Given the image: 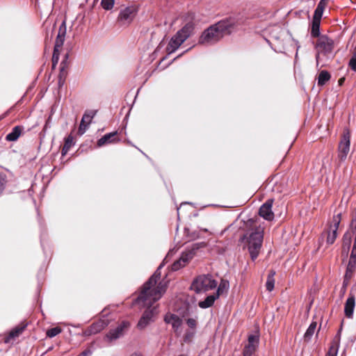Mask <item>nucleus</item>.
<instances>
[{
    "label": "nucleus",
    "instance_id": "f257e3e1",
    "mask_svg": "<svg viewBox=\"0 0 356 356\" xmlns=\"http://www.w3.org/2000/svg\"><path fill=\"white\" fill-rule=\"evenodd\" d=\"M161 267L162 265H160L153 275L143 285L142 291L137 299L139 302H143L144 306L148 307L138 323L137 326L140 330L144 329L154 321V317L157 314L156 308L150 309V307L154 302L161 298L165 291L166 284L165 283L160 282L156 286L161 277L159 270Z\"/></svg>",
    "mask_w": 356,
    "mask_h": 356
},
{
    "label": "nucleus",
    "instance_id": "f03ea898",
    "mask_svg": "<svg viewBox=\"0 0 356 356\" xmlns=\"http://www.w3.org/2000/svg\"><path fill=\"white\" fill-rule=\"evenodd\" d=\"M234 18L222 20L204 31L199 39V43L203 45H211L220 40L225 35L231 33L232 29L236 25Z\"/></svg>",
    "mask_w": 356,
    "mask_h": 356
},
{
    "label": "nucleus",
    "instance_id": "7ed1b4c3",
    "mask_svg": "<svg viewBox=\"0 0 356 356\" xmlns=\"http://www.w3.org/2000/svg\"><path fill=\"white\" fill-rule=\"evenodd\" d=\"M264 238V228L261 226L251 229L244 236L245 243L251 259L254 261L258 257Z\"/></svg>",
    "mask_w": 356,
    "mask_h": 356
},
{
    "label": "nucleus",
    "instance_id": "20e7f679",
    "mask_svg": "<svg viewBox=\"0 0 356 356\" xmlns=\"http://www.w3.org/2000/svg\"><path fill=\"white\" fill-rule=\"evenodd\" d=\"M193 29V25L191 23H187L181 30H179L170 40L166 48L168 54L175 52L181 44L189 37Z\"/></svg>",
    "mask_w": 356,
    "mask_h": 356
},
{
    "label": "nucleus",
    "instance_id": "39448f33",
    "mask_svg": "<svg viewBox=\"0 0 356 356\" xmlns=\"http://www.w3.org/2000/svg\"><path fill=\"white\" fill-rule=\"evenodd\" d=\"M334 47V42L325 35H322L317 42V54L316 56L317 65L323 60L324 57L330 58Z\"/></svg>",
    "mask_w": 356,
    "mask_h": 356
},
{
    "label": "nucleus",
    "instance_id": "423d86ee",
    "mask_svg": "<svg viewBox=\"0 0 356 356\" xmlns=\"http://www.w3.org/2000/svg\"><path fill=\"white\" fill-rule=\"evenodd\" d=\"M217 282L211 276L202 275L198 276L192 283L191 289L196 293L205 292L216 288Z\"/></svg>",
    "mask_w": 356,
    "mask_h": 356
},
{
    "label": "nucleus",
    "instance_id": "0eeeda50",
    "mask_svg": "<svg viewBox=\"0 0 356 356\" xmlns=\"http://www.w3.org/2000/svg\"><path fill=\"white\" fill-rule=\"evenodd\" d=\"M341 220V213H338L334 215L332 220L328 222L327 229L326 230V233L327 234L326 241L330 245L333 244L337 238V230Z\"/></svg>",
    "mask_w": 356,
    "mask_h": 356
},
{
    "label": "nucleus",
    "instance_id": "6e6552de",
    "mask_svg": "<svg viewBox=\"0 0 356 356\" xmlns=\"http://www.w3.org/2000/svg\"><path fill=\"white\" fill-rule=\"evenodd\" d=\"M350 134L346 129L344 130L343 136L338 146V157L341 161H345L350 152Z\"/></svg>",
    "mask_w": 356,
    "mask_h": 356
},
{
    "label": "nucleus",
    "instance_id": "1a4fd4ad",
    "mask_svg": "<svg viewBox=\"0 0 356 356\" xmlns=\"http://www.w3.org/2000/svg\"><path fill=\"white\" fill-rule=\"evenodd\" d=\"M259 343V333L257 330L254 334H250L248 338V343L243 349V356H252Z\"/></svg>",
    "mask_w": 356,
    "mask_h": 356
},
{
    "label": "nucleus",
    "instance_id": "9d476101",
    "mask_svg": "<svg viewBox=\"0 0 356 356\" xmlns=\"http://www.w3.org/2000/svg\"><path fill=\"white\" fill-rule=\"evenodd\" d=\"M129 327V323L127 321L122 322L116 328L110 330L106 334L105 339L109 342L116 340L121 337L124 332Z\"/></svg>",
    "mask_w": 356,
    "mask_h": 356
},
{
    "label": "nucleus",
    "instance_id": "9b49d317",
    "mask_svg": "<svg viewBox=\"0 0 356 356\" xmlns=\"http://www.w3.org/2000/svg\"><path fill=\"white\" fill-rule=\"evenodd\" d=\"M136 9L133 6L127 7L120 12L118 20L123 24H129L134 19Z\"/></svg>",
    "mask_w": 356,
    "mask_h": 356
},
{
    "label": "nucleus",
    "instance_id": "f8f14e48",
    "mask_svg": "<svg viewBox=\"0 0 356 356\" xmlns=\"http://www.w3.org/2000/svg\"><path fill=\"white\" fill-rule=\"evenodd\" d=\"M95 114L96 112L93 111H88L85 112L78 130V134L79 135H83L86 131Z\"/></svg>",
    "mask_w": 356,
    "mask_h": 356
},
{
    "label": "nucleus",
    "instance_id": "ddd939ff",
    "mask_svg": "<svg viewBox=\"0 0 356 356\" xmlns=\"http://www.w3.org/2000/svg\"><path fill=\"white\" fill-rule=\"evenodd\" d=\"M194 250H191L184 252L180 258L175 261L172 265V270H178L181 268L185 266L186 264L193 257Z\"/></svg>",
    "mask_w": 356,
    "mask_h": 356
},
{
    "label": "nucleus",
    "instance_id": "4468645a",
    "mask_svg": "<svg viewBox=\"0 0 356 356\" xmlns=\"http://www.w3.org/2000/svg\"><path fill=\"white\" fill-rule=\"evenodd\" d=\"M164 321L166 323L171 324L175 332L179 335L181 333V327L182 325L181 319L175 314H167L165 316Z\"/></svg>",
    "mask_w": 356,
    "mask_h": 356
},
{
    "label": "nucleus",
    "instance_id": "2eb2a0df",
    "mask_svg": "<svg viewBox=\"0 0 356 356\" xmlns=\"http://www.w3.org/2000/svg\"><path fill=\"white\" fill-rule=\"evenodd\" d=\"M273 200H268L259 209V216L267 220H272L274 218V213L272 211Z\"/></svg>",
    "mask_w": 356,
    "mask_h": 356
},
{
    "label": "nucleus",
    "instance_id": "dca6fc26",
    "mask_svg": "<svg viewBox=\"0 0 356 356\" xmlns=\"http://www.w3.org/2000/svg\"><path fill=\"white\" fill-rule=\"evenodd\" d=\"M355 307V296L354 294L350 293L344 305V314L346 317L348 318H352L353 317Z\"/></svg>",
    "mask_w": 356,
    "mask_h": 356
},
{
    "label": "nucleus",
    "instance_id": "f3484780",
    "mask_svg": "<svg viewBox=\"0 0 356 356\" xmlns=\"http://www.w3.org/2000/svg\"><path fill=\"white\" fill-rule=\"evenodd\" d=\"M66 34V26L65 22H63L59 27L58 33L56 37V40L55 42V46L57 49H61L64 41L65 37Z\"/></svg>",
    "mask_w": 356,
    "mask_h": 356
},
{
    "label": "nucleus",
    "instance_id": "a211bd4d",
    "mask_svg": "<svg viewBox=\"0 0 356 356\" xmlns=\"http://www.w3.org/2000/svg\"><path fill=\"white\" fill-rule=\"evenodd\" d=\"M26 327V324H21L15 327L10 332L8 336L5 339V342L9 343L11 341L15 340L24 332Z\"/></svg>",
    "mask_w": 356,
    "mask_h": 356
},
{
    "label": "nucleus",
    "instance_id": "6ab92c4d",
    "mask_svg": "<svg viewBox=\"0 0 356 356\" xmlns=\"http://www.w3.org/2000/svg\"><path fill=\"white\" fill-rule=\"evenodd\" d=\"M117 132H112L104 135L97 141V145L99 147L103 146L106 144L115 143L119 140L116 137Z\"/></svg>",
    "mask_w": 356,
    "mask_h": 356
},
{
    "label": "nucleus",
    "instance_id": "aec40b11",
    "mask_svg": "<svg viewBox=\"0 0 356 356\" xmlns=\"http://www.w3.org/2000/svg\"><path fill=\"white\" fill-rule=\"evenodd\" d=\"M321 19V17L314 15L311 30V34L313 37L316 38L319 36Z\"/></svg>",
    "mask_w": 356,
    "mask_h": 356
},
{
    "label": "nucleus",
    "instance_id": "412c9836",
    "mask_svg": "<svg viewBox=\"0 0 356 356\" xmlns=\"http://www.w3.org/2000/svg\"><path fill=\"white\" fill-rule=\"evenodd\" d=\"M218 298V296L216 294L210 295V296H207L204 300L199 302L198 305L200 307H201L202 309H206V308L210 307L211 306L213 305L214 301Z\"/></svg>",
    "mask_w": 356,
    "mask_h": 356
},
{
    "label": "nucleus",
    "instance_id": "4be33fe9",
    "mask_svg": "<svg viewBox=\"0 0 356 356\" xmlns=\"http://www.w3.org/2000/svg\"><path fill=\"white\" fill-rule=\"evenodd\" d=\"M22 131V128L21 127H19V126L15 127L13 129L12 131L6 136V139L8 141H15L16 140H17V138L21 135Z\"/></svg>",
    "mask_w": 356,
    "mask_h": 356
},
{
    "label": "nucleus",
    "instance_id": "5701e85b",
    "mask_svg": "<svg viewBox=\"0 0 356 356\" xmlns=\"http://www.w3.org/2000/svg\"><path fill=\"white\" fill-rule=\"evenodd\" d=\"M104 326L105 323L103 321H99L92 324L88 332L89 334H96L103 330Z\"/></svg>",
    "mask_w": 356,
    "mask_h": 356
},
{
    "label": "nucleus",
    "instance_id": "b1692460",
    "mask_svg": "<svg viewBox=\"0 0 356 356\" xmlns=\"http://www.w3.org/2000/svg\"><path fill=\"white\" fill-rule=\"evenodd\" d=\"M316 327H317L316 322H312L309 325L308 329L307 330V331L304 335L305 340H307V341L310 340V339L312 338V337L314 335V334L315 333V332L316 330Z\"/></svg>",
    "mask_w": 356,
    "mask_h": 356
},
{
    "label": "nucleus",
    "instance_id": "393cba45",
    "mask_svg": "<svg viewBox=\"0 0 356 356\" xmlns=\"http://www.w3.org/2000/svg\"><path fill=\"white\" fill-rule=\"evenodd\" d=\"M275 273L274 271H270L269 275H268L266 283V289L268 291H272L274 289V285H275L274 275H275Z\"/></svg>",
    "mask_w": 356,
    "mask_h": 356
},
{
    "label": "nucleus",
    "instance_id": "a878e982",
    "mask_svg": "<svg viewBox=\"0 0 356 356\" xmlns=\"http://www.w3.org/2000/svg\"><path fill=\"white\" fill-rule=\"evenodd\" d=\"M330 79V74L327 71H321L318 75V84L319 86H323Z\"/></svg>",
    "mask_w": 356,
    "mask_h": 356
},
{
    "label": "nucleus",
    "instance_id": "bb28decb",
    "mask_svg": "<svg viewBox=\"0 0 356 356\" xmlns=\"http://www.w3.org/2000/svg\"><path fill=\"white\" fill-rule=\"evenodd\" d=\"M73 145V137L70 135L68 136L65 140V143L62 149V154L65 155L67 153V152L70 150V149Z\"/></svg>",
    "mask_w": 356,
    "mask_h": 356
},
{
    "label": "nucleus",
    "instance_id": "cd10ccee",
    "mask_svg": "<svg viewBox=\"0 0 356 356\" xmlns=\"http://www.w3.org/2000/svg\"><path fill=\"white\" fill-rule=\"evenodd\" d=\"M355 268H356V262L349 261L344 276L348 278H352L353 276Z\"/></svg>",
    "mask_w": 356,
    "mask_h": 356
},
{
    "label": "nucleus",
    "instance_id": "c85d7f7f",
    "mask_svg": "<svg viewBox=\"0 0 356 356\" xmlns=\"http://www.w3.org/2000/svg\"><path fill=\"white\" fill-rule=\"evenodd\" d=\"M327 3L326 1H325V0H321L317 6V8H316V10L314 11V15H316V16L322 17L324 9L326 7Z\"/></svg>",
    "mask_w": 356,
    "mask_h": 356
},
{
    "label": "nucleus",
    "instance_id": "c756f323",
    "mask_svg": "<svg viewBox=\"0 0 356 356\" xmlns=\"http://www.w3.org/2000/svg\"><path fill=\"white\" fill-rule=\"evenodd\" d=\"M115 0H102L101 5L105 10H111L113 8Z\"/></svg>",
    "mask_w": 356,
    "mask_h": 356
},
{
    "label": "nucleus",
    "instance_id": "7c9ffc66",
    "mask_svg": "<svg viewBox=\"0 0 356 356\" xmlns=\"http://www.w3.org/2000/svg\"><path fill=\"white\" fill-rule=\"evenodd\" d=\"M61 332V329L60 327H53L51 329H49L47 332V335L50 337H54L55 336L58 335L59 333Z\"/></svg>",
    "mask_w": 356,
    "mask_h": 356
},
{
    "label": "nucleus",
    "instance_id": "2f4dec72",
    "mask_svg": "<svg viewBox=\"0 0 356 356\" xmlns=\"http://www.w3.org/2000/svg\"><path fill=\"white\" fill-rule=\"evenodd\" d=\"M228 287H229V284L227 282H222L220 283V284L219 285L218 290H217V293L216 294L218 295V296L219 297V296L221 293H222L224 291H226L228 289Z\"/></svg>",
    "mask_w": 356,
    "mask_h": 356
},
{
    "label": "nucleus",
    "instance_id": "473e14b6",
    "mask_svg": "<svg viewBox=\"0 0 356 356\" xmlns=\"http://www.w3.org/2000/svg\"><path fill=\"white\" fill-rule=\"evenodd\" d=\"M195 330H193L186 331L184 336V342H186V343L191 342L195 335Z\"/></svg>",
    "mask_w": 356,
    "mask_h": 356
},
{
    "label": "nucleus",
    "instance_id": "72a5a7b5",
    "mask_svg": "<svg viewBox=\"0 0 356 356\" xmlns=\"http://www.w3.org/2000/svg\"><path fill=\"white\" fill-rule=\"evenodd\" d=\"M348 65L352 70L356 72V48L354 50L353 56L349 61Z\"/></svg>",
    "mask_w": 356,
    "mask_h": 356
},
{
    "label": "nucleus",
    "instance_id": "f704fd0d",
    "mask_svg": "<svg viewBox=\"0 0 356 356\" xmlns=\"http://www.w3.org/2000/svg\"><path fill=\"white\" fill-rule=\"evenodd\" d=\"M337 351H338L337 346L332 345L330 348V350L326 356H337Z\"/></svg>",
    "mask_w": 356,
    "mask_h": 356
},
{
    "label": "nucleus",
    "instance_id": "c9c22d12",
    "mask_svg": "<svg viewBox=\"0 0 356 356\" xmlns=\"http://www.w3.org/2000/svg\"><path fill=\"white\" fill-rule=\"evenodd\" d=\"M186 323L189 327L193 330H195L197 321L195 318H188L186 321Z\"/></svg>",
    "mask_w": 356,
    "mask_h": 356
},
{
    "label": "nucleus",
    "instance_id": "e433bc0d",
    "mask_svg": "<svg viewBox=\"0 0 356 356\" xmlns=\"http://www.w3.org/2000/svg\"><path fill=\"white\" fill-rule=\"evenodd\" d=\"M350 241L351 237L348 234H346L343 236V247L346 246L348 249L350 245Z\"/></svg>",
    "mask_w": 356,
    "mask_h": 356
},
{
    "label": "nucleus",
    "instance_id": "4c0bfd02",
    "mask_svg": "<svg viewBox=\"0 0 356 356\" xmlns=\"http://www.w3.org/2000/svg\"><path fill=\"white\" fill-rule=\"evenodd\" d=\"M349 261L356 262V250L352 249Z\"/></svg>",
    "mask_w": 356,
    "mask_h": 356
},
{
    "label": "nucleus",
    "instance_id": "58836bf2",
    "mask_svg": "<svg viewBox=\"0 0 356 356\" xmlns=\"http://www.w3.org/2000/svg\"><path fill=\"white\" fill-rule=\"evenodd\" d=\"M4 184H5L4 176L0 175V194L1 193V192L3 190Z\"/></svg>",
    "mask_w": 356,
    "mask_h": 356
},
{
    "label": "nucleus",
    "instance_id": "ea45409f",
    "mask_svg": "<svg viewBox=\"0 0 356 356\" xmlns=\"http://www.w3.org/2000/svg\"><path fill=\"white\" fill-rule=\"evenodd\" d=\"M351 278H348L344 276L343 282V286L342 288L344 289V290L346 289V287L349 284V282L350 281Z\"/></svg>",
    "mask_w": 356,
    "mask_h": 356
},
{
    "label": "nucleus",
    "instance_id": "a19ab883",
    "mask_svg": "<svg viewBox=\"0 0 356 356\" xmlns=\"http://www.w3.org/2000/svg\"><path fill=\"white\" fill-rule=\"evenodd\" d=\"M91 355V351L90 350H85L82 352L78 356H90Z\"/></svg>",
    "mask_w": 356,
    "mask_h": 356
},
{
    "label": "nucleus",
    "instance_id": "79ce46f5",
    "mask_svg": "<svg viewBox=\"0 0 356 356\" xmlns=\"http://www.w3.org/2000/svg\"><path fill=\"white\" fill-rule=\"evenodd\" d=\"M60 49H57L56 47H54L53 56H56H56H59Z\"/></svg>",
    "mask_w": 356,
    "mask_h": 356
},
{
    "label": "nucleus",
    "instance_id": "37998d69",
    "mask_svg": "<svg viewBox=\"0 0 356 356\" xmlns=\"http://www.w3.org/2000/svg\"><path fill=\"white\" fill-rule=\"evenodd\" d=\"M58 59H59V56H52V62H53V64L54 65H56L58 61Z\"/></svg>",
    "mask_w": 356,
    "mask_h": 356
},
{
    "label": "nucleus",
    "instance_id": "c03bdc74",
    "mask_svg": "<svg viewBox=\"0 0 356 356\" xmlns=\"http://www.w3.org/2000/svg\"><path fill=\"white\" fill-rule=\"evenodd\" d=\"M198 237L199 236L197 234L193 233V235L190 237V239H195Z\"/></svg>",
    "mask_w": 356,
    "mask_h": 356
},
{
    "label": "nucleus",
    "instance_id": "a18cd8bd",
    "mask_svg": "<svg viewBox=\"0 0 356 356\" xmlns=\"http://www.w3.org/2000/svg\"><path fill=\"white\" fill-rule=\"evenodd\" d=\"M344 81H345L344 77L339 79V80L338 81L339 85L341 86L343 83Z\"/></svg>",
    "mask_w": 356,
    "mask_h": 356
},
{
    "label": "nucleus",
    "instance_id": "49530a36",
    "mask_svg": "<svg viewBox=\"0 0 356 356\" xmlns=\"http://www.w3.org/2000/svg\"><path fill=\"white\" fill-rule=\"evenodd\" d=\"M355 241H354L353 248L356 250V233H355Z\"/></svg>",
    "mask_w": 356,
    "mask_h": 356
},
{
    "label": "nucleus",
    "instance_id": "de8ad7c7",
    "mask_svg": "<svg viewBox=\"0 0 356 356\" xmlns=\"http://www.w3.org/2000/svg\"><path fill=\"white\" fill-rule=\"evenodd\" d=\"M130 356H141V355H140L138 353H134V354L131 355Z\"/></svg>",
    "mask_w": 356,
    "mask_h": 356
},
{
    "label": "nucleus",
    "instance_id": "09e8293b",
    "mask_svg": "<svg viewBox=\"0 0 356 356\" xmlns=\"http://www.w3.org/2000/svg\"><path fill=\"white\" fill-rule=\"evenodd\" d=\"M345 291H346V290H344V289H343V288H342L343 293H345Z\"/></svg>",
    "mask_w": 356,
    "mask_h": 356
},
{
    "label": "nucleus",
    "instance_id": "8fccbe9b",
    "mask_svg": "<svg viewBox=\"0 0 356 356\" xmlns=\"http://www.w3.org/2000/svg\"><path fill=\"white\" fill-rule=\"evenodd\" d=\"M325 1H326L327 3L328 0H325Z\"/></svg>",
    "mask_w": 356,
    "mask_h": 356
}]
</instances>
